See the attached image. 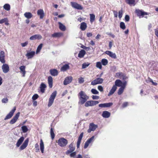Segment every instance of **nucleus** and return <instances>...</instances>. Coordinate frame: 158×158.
<instances>
[{
  "label": "nucleus",
  "mask_w": 158,
  "mask_h": 158,
  "mask_svg": "<svg viewBox=\"0 0 158 158\" xmlns=\"http://www.w3.org/2000/svg\"><path fill=\"white\" fill-rule=\"evenodd\" d=\"M79 99L78 103L79 104L82 105L85 103L89 98L88 96L83 91H81L78 94Z\"/></svg>",
  "instance_id": "obj_1"
},
{
  "label": "nucleus",
  "mask_w": 158,
  "mask_h": 158,
  "mask_svg": "<svg viewBox=\"0 0 158 158\" xmlns=\"http://www.w3.org/2000/svg\"><path fill=\"white\" fill-rule=\"evenodd\" d=\"M57 143L58 145L61 147H65L68 143V141L63 137L60 138L57 140Z\"/></svg>",
  "instance_id": "obj_2"
},
{
  "label": "nucleus",
  "mask_w": 158,
  "mask_h": 158,
  "mask_svg": "<svg viewBox=\"0 0 158 158\" xmlns=\"http://www.w3.org/2000/svg\"><path fill=\"white\" fill-rule=\"evenodd\" d=\"M56 94L57 92L56 91L53 92L51 94L49 100L48 104V107H50L52 104Z\"/></svg>",
  "instance_id": "obj_3"
},
{
  "label": "nucleus",
  "mask_w": 158,
  "mask_h": 158,
  "mask_svg": "<svg viewBox=\"0 0 158 158\" xmlns=\"http://www.w3.org/2000/svg\"><path fill=\"white\" fill-rule=\"evenodd\" d=\"M99 103L98 101H88L85 103V107L93 106Z\"/></svg>",
  "instance_id": "obj_4"
},
{
  "label": "nucleus",
  "mask_w": 158,
  "mask_h": 158,
  "mask_svg": "<svg viewBox=\"0 0 158 158\" xmlns=\"http://www.w3.org/2000/svg\"><path fill=\"white\" fill-rule=\"evenodd\" d=\"M103 81V79L102 78H97L91 82V84L94 85L97 84H101L102 83Z\"/></svg>",
  "instance_id": "obj_5"
},
{
  "label": "nucleus",
  "mask_w": 158,
  "mask_h": 158,
  "mask_svg": "<svg viewBox=\"0 0 158 158\" xmlns=\"http://www.w3.org/2000/svg\"><path fill=\"white\" fill-rule=\"evenodd\" d=\"M98 126L92 123L89 124V128L87 131L88 133H90L91 131H94L97 128Z\"/></svg>",
  "instance_id": "obj_6"
},
{
  "label": "nucleus",
  "mask_w": 158,
  "mask_h": 158,
  "mask_svg": "<svg viewBox=\"0 0 158 158\" xmlns=\"http://www.w3.org/2000/svg\"><path fill=\"white\" fill-rule=\"evenodd\" d=\"M20 114L19 112H18L10 121V123L11 124L15 123L18 120L19 116Z\"/></svg>",
  "instance_id": "obj_7"
},
{
  "label": "nucleus",
  "mask_w": 158,
  "mask_h": 158,
  "mask_svg": "<svg viewBox=\"0 0 158 158\" xmlns=\"http://www.w3.org/2000/svg\"><path fill=\"white\" fill-rule=\"evenodd\" d=\"M94 136H93L87 140V141L85 142L84 147L85 149L89 145V144L94 141Z\"/></svg>",
  "instance_id": "obj_8"
},
{
  "label": "nucleus",
  "mask_w": 158,
  "mask_h": 158,
  "mask_svg": "<svg viewBox=\"0 0 158 158\" xmlns=\"http://www.w3.org/2000/svg\"><path fill=\"white\" fill-rule=\"evenodd\" d=\"M16 107H14L11 110L6 116L4 119L5 120L9 119L12 117L16 110Z\"/></svg>",
  "instance_id": "obj_9"
},
{
  "label": "nucleus",
  "mask_w": 158,
  "mask_h": 158,
  "mask_svg": "<svg viewBox=\"0 0 158 158\" xmlns=\"http://www.w3.org/2000/svg\"><path fill=\"white\" fill-rule=\"evenodd\" d=\"M73 80V77L71 76L66 77L63 82V84L64 85H66L71 82Z\"/></svg>",
  "instance_id": "obj_10"
},
{
  "label": "nucleus",
  "mask_w": 158,
  "mask_h": 158,
  "mask_svg": "<svg viewBox=\"0 0 158 158\" xmlns=\"http://www.w3.org/2000/svg\"><path fill=\"white\" fill-rule=\"evenodd\" d=\"M4 64L2 66V69L4 73H6L9 71V67L8 64Z\"/></svg>",
  "instance_id": "obj_11"
},
{
  "label": "nucleus",
  "mask_w": 158,
  "mask_h": 158,
  "mask_svg": "<svg viewBox=\"0 0 158 158\" xmlns=\"http://www.w3.org/2000/svg\"><path fill=\"white\" fill-rule=\"evenodd\" d=\"M136 13L137 15L139 16H143L145 15H148V14L147 12H145L142 10H135Z\"/></svg>",
  "instance_id": "obj_12"
},
{
  "label": "nucleus",
  "mask_w": 158,
  "mask_h": 158,
  "mask_svg": "<svg viewBox=\"0 0 158 158\" xmlns=\"http://www.w3.org/2000/svg\"><path fill=\"white\" fill-rule=\"evenodd\" d=\"M71 4L72 6L74 8L79 10H82L83 9V7L81 5L76 2H71Z\"/></svg>",
  "instance_id": "obj_13"
},
{
  "label": "nucleus",
  "mask_w": 158,
  "mask_h": 158,
  "mask_svg": "<svg viewBox=\"0 0 158 158\" xmlns=\"http://www.w3.org/2000/svg\"><path fill=\"white\" fill-rule=\"evenodd\" d=\"M5 52L3 51H1L0 52V61L2 63H5Z\"/></svg>",
  "instance_id": "obj_14"
},
{
  "label": "nucleus",
  "mask_w": 158,
  "mask_h": 158,
  "mask_svg": "<svg viewBox=\"0 0 158 158\" xmlns=\"http://www.w3.org/2000/svg\"><path fill=\"white\" fill-rule=\"evenodd\" d=\"M125 82L126 83V81H125L123 82L120 80H116L115 82V85H116V86L122 87L123 86V83Z\"/></svg>",
  "instance_id": "obj_15"
},
{
  "label": "nucleus",
  "mask_w": 158,
  "mask_h": 158,
  "mask_svg": "<svg viewBox=\"0 0 158 158\" xmlns=\"http://www.w3.org/2000/svg\"><path fill=\"white\" fill-rule=\"evenodd\" d=\"M105 53L109 56L111 57L114 58L116 59V56L115 54L114 53H113L110 51H106L105 52Z\"/></svg>",
  "instance_id": "obj_16"
},
{
  "label": "nucleus",
  "mask_w": 158,
  "mask_h": 158,
  "mask_svg": "<svg viewBox=\"0 0 158 158\" xmlns=\"http://www.w3.org/2000/svg\"><path fill=\"white\" fill-rule=\"evenodd\" d=\"M29 141V139H27L24 141L22 145L20 147V150H22L24 149L27 146Z\"/></svg>",
  "instance_id": "obj_17"
},
{
  "label": "nucleus",
  "mask_w": 158,
  "mask_h": 158,
  "mask_svg": "<svg viewBox=\"0 0 158 158\" xmlns=\"http://www.w3.org/2000/svg\"><path fill=\"white\" fill-rule=\"evenodd\" d=\"M115 77L117 78H122L123 79H126L127 77L125 76L124 74L121 72L117 73H116Z\"/></svg>",
  "instance_id": "obj_18"
},
{
  "label": "nucleus",
  "mask_w": 158,
  "mask_h": 158,
  "mask_svg": "<svg viewBox=\"0 0 158 158\" xmlns=\"http://www.w3.org/2000/svg\"><path fill=\"white\" fill-rule=\"evenodd\" d=\"M42 38V36L39 34H36L31 36L30 39L31 40H40Z\"/></svg>",
  "instance_id": "obj_19"
},
{
  "label": "nucleus",
  "mask_w": 158,
  "mask_h": 158,
  "mask_svg": "<svg viewBox=\"0 0 158 158\" xmlns=\"http://www.w3.org/2000/svg\"><path fill=\"white\" fill-rule=\"evenodd\" d=\"M35 52L33 51L28 52L26 54V56L28 59H31L35 55Z\"/></svg>",
  "instance_id": "obj_20"
},
{
  "label": "nucleus",
  "mask_w": 158,
  "mask_h": 158,
  "mask_svg": "<svg viewBox=\"0 0 158 158\" xmlns=\"http://www.w3.org/2000/svg\"><path fill=\"white\" fill-rule=\"evenodd\" d=\"M69 64L68 63L64 65L61 68L60 70L61 71L64 72L69 69Z\"/></svg>",
  "instance_id": "obj_21"
},
{
  "label": "nucleus",
  "mask_w": 158,
  "mask_h": 158,
  "mask_svg": "<svg viewBox=\"0 0 158 158\" xmlns=\"http://www.w3.org/2000/svg\"><path fill=\"white\" fill-rule=\"evenodd\" d=\"M126 86V83H123V86L121 87L118 90V95H121L123 93V92Z\"/></svg>",
  "instance_id": "obj_22"
},
{
  "label": "nucleus",
  "mask_w": 158,
  "mask_h": 158,
  "mask_svg": "<svg viewBox=\"0 0 158 158\" xmlns=\"http://www.w3.org/2000/svg\"><path fill=\"white\" fill-rule=\"evenodd\" d=\"M76 152H73L70 155V156L73 158H83L82 156L80 154H78L77 156H76Z\"/></svg>",
  "instance_id": "obj_23"
},
{
  "label": "nucleus",
  "mask_w": 158,
  "mask_h": 158,
  "mask_svg": "<svg viewBox=\"0 0 158 158\" xmlns=\"http://www.w3.org/2000/svg\"><path fill=\"white\" fill-rule=\"evenodd\" d=\"M50 72L51 74L53 76H56L58 74V71L55 69H52L50 70Z\"/></svg>",
  "instance_id": "obj_24"
},
{
  "label": "nucleus",
  "mask_w": 158,
  "mask_h": 158,
  "mask_svg": "<svg viewBox=\"0 0 158 158\" xmlns=\"http://www.w3.org/2000/svg\"><path fill=\"white\" fill-rule=\"evenodd\" d=\"M37 15L40 16V19H43L44 15L43 10L42 9L38 10L37 11Z\"/></svg>",
  "instance_id": "obj_25"
},
{
  "label": "nucleus",
  "mask_w": 158,
  "mask_h": 158,
  "mask_svg": "<svg viewBox=\"0 0 158 158\" xmlns=\"http://www.w3.org/2000/svg\"><path fill=\"white\" fill-rule=\"evenodd\" d=\"M117 88L116 85H113L109 93L108 96H110L113 94L116 90Z\"/></svg>",
  "instance_id": "obj_26"
},
{
  "label": "nucleus",
  "mask_w": 158,
  "mask_h": 158,
  "mask_svg": "<svg viewBox=\"0 0 158 158\" xmlns=\"http://www.w3.org/2000/svg\"><path fill=\"white\" fill-rule=\"evenodd\" d=\"M24 139V138L23 136L21 137L17 141L16 144V146L18 147H19L20 145L22 143Z\"/></svg>",
  "instance_id": "obj_27"
},
{
  "label": "nucleus",
  "mask_w": 158,
  "mask_h": 158,
  "mask_svg": "<svg viewBox=\"0 0 158 158\" xmlns=\"http://www.w3.org/2000/svg\"><path fill=\"white\" fill-rule=\"evenodd\" d=\"M25 66L24 65L21 66L19 67V69L20 70V72L23 74V77H25L26 73V72L25 70Z\"/></svg>",
  "instance_id": "obj_28"
},
{
  "label": "nucleus",
  "mask_w": 158,
  "mask_h": 158,
  "mask_svg": "<svg viewBox=\"0 0 158 158\" xmlns=\"http://www.w3.org/2000/svg\"><path fill=\"white\" fill-rule=\"evenodd\" d=\"M48 82L49 87L52 88V87L53 79L51 76L48 77Z\"/></svg>",
  "instance_id": "obj_29"
},
{
  "label": "nucleus",
  "mask_w": 158,
  "mask_h": 158,
  "mask_svg": "<svg viewBox=\"0 0 158 158\" xmlns=\"http://www.w3.org/2000/svg\"><path fill=\"white\" fill-rule=\"evenodd\" d=\"M85 54V51L83 49H81L78 53V57L80 58H83Z\"/></svg>",
  "instance_id": "obj_30"
},
{
  "label": "nucleus",
  "mask_w": 158,
  "mask_h": 158,
  "mask_svg": "<svg viewBox=\"0 0 158 158\" xmlns=\"http://www.w3.org/2000/svg\"><path fill=\"white\" fill-rule=\"evenodd\" d=\"M110 114L108 111H104L102 114V116L105 118H108L110 115Z\"/></svg>",
  "instance_id": "obj_31"
},
{
  "label": "nucleus",
  "mask_w": 158,
  "mask_h": 158,
  "mask_svg": "<svg viewBox=\"0 0 158 158\" xmlns=\"http://www.w3.org/2000/svg\"><path fill=\"white\" fill-rule=\"evenodd\" d=\"M40 147L41 152L42 153H43L44 147V143L42 139H41L40 140Z\"/></svg>",
  "instance_id": "obj_32"
},
{
  "label": "nucleus",
  "mask_w": 158,
  "mask_h": 158,
  "mask_svg": "<svg viewBox=\"0 0 158 158\" xmlns=\"http://www.w3.org/2000/svg\"><path fill=\"white\" fill-rule=\"evenodd\" d=\"M46 87V85L44 83H42L40 87L41 92L43 93H44L45 90V88Z\"/></svg>",
  "instance_id": "obj_33"
},
{
  "label": "nucleus",
  "mask_w": 158,
  "mask_h": 158,
  "mask_svg": "<svg viewBox=\"0 0 158 158\" xmlns=\"http://www.w3.org/2000/svg\"><path fill=\"white\" fill-rule=\"evenodd\" d=\"M87 24L85 22L81 23V24L80 28L82 31H84L87 27Z\"/></svg>",
  "instance_id": "obj_34"
},
{
  "label": "nucleus",
  "mask_w": 158,
  "mask_h": 158,
  "mask_svg": "<svg viewBox=\"0 0 158 158\" xmlns=\"http://www.w3.org/2000/svg\"><path fill=\"white\" fill-rule=\"evenodd\" d=\"M58 24L59 25V28L62 31H65L66 30L65 26L60 22L58 23Z\"/></svg>",
  "instance_id": "obj_35"
},
{
  "label": "nucleus",
  "mask_w": 158,
  "mask_h": 158,
  "mask_svg": "<svg viewBox=\"0 0 158 158\" xmlns=\"http://www.w3.org/2000/svg\"><path fill=\"white\" fill-rule=\"evenodd\" d=\"M24 16L28 19H31L32 17V15L30 12L25 13L24 14Z\"/></svg>",
  "instance_id": "obj_36"
},
{
  "label": "nucleus",
  "mask_w": 158,
  "mask_h": 158,
  "mask_svg": "<svg viewBox=\"0 0 158 158\" xmlns=\"http://www.w3.org/2000/svg\"><path fill=\"white\" fill-rule=\"evenodd\" d=\"M63 35V34L61 32L55 33L52 35L53 37H60Z\"/></svg>",
  "instance_id": "obj_37"
},
{
  "label": "nucleus",
  "mask_w": 158,
  "mask_h": 158,
  "mask_svg": "<svg viewBox=\"0 0 158 158\" xmlns=\"http://www.w3.org/2000/svg\"><path fill=\"white\" fill-rule=\"evenodd\" d=\"M3 8L6 10L9 11L10 9V5L9 4H6L3 6Z\"/></svg>",
  "instance_id": "obj_38"
},
{
  "label": "nucleus",
  "mask_w": 158,
  "mask_h": 158,
  "mask_svg": "<svg viewBox=\"0 0 158 158\" xmlns=\"http://www.w3.org/2000/svg\"><path fill=\"white\" fill-rule=\"evenodd\" d=\"M126 2L130 5H135V0H126Z\"/></svg>",
  "instance_id": "obj_39"
},
{
  "label": "nucleus",
  "mask_w": 158,
  "mask_h": 158,
  "mask_svg": "<svg viewBox=\"0 0 158 158\" xmlns=\"http://www.w3.org/2000/svg\"><path fill=\"white\" fill-rule=\"evenodd\" d=\"M21 129L23 133H26L28 131V129L26 126H23L21 127Z\"/></svg>",
  "instance_id": "obj_40"
},
{
  "label": "nucleus",
  "mask_w": 158,
  "mask_h": 158,
  "mask_svg": "<svg viewBox=\"0 0 158 158\" xmlns=\"http://www.w3.org/2000/svg\"><path fill=\"white\" fill-rule=\"evenodd\" d=\"M108 63L107 60L106 59H103L101 60V63L103 65L105 66Z\"/></svg>",
  "instance_id": "obj_41"
},
{
  "label": "nucleus",
  "mask_w": 158,
  "mask_h": 158,
  "mask_svg": "<svg viewBox=\"0 0 158 158\" xmlns=\"http://www.w3.org/2000/svg\"><path fill=\"white\" fill-rule=\"evenodd\" d=\"M42 46L43 44H41L38 47L36 52V54H37L38 53H39L40 52V50H41L42 48Z\"/></svg>",
  "instance_id": "obj_42"
},
{
  "label": "nucleus",
  "mask_w": 158,
  "mask_h": 158,
  "mask_svg": "<svg viewBox=\"0 0 158 158\" xmlns=\"http://www.w3.org/2000/svg\"><path fill=\"white\" fill-rule=\"evenodd\" d=\"M90 21L91 23L93 22L95 20V15L93 14H90Z\"/></svg>",
  "instance_id": "obj_43"
},
{
  "label": "nucleus",
  "mask_w": 158,
  "mask_h": 158,
  "mask_svg": "<svg viewBox=\"0 0 158 158\" xmlns=\"http://www.w3.org/2000/svg\"><path fill=\"white\" fill-rule=\"evenodd\" d=\"M90 64V63H84L82 64V69H84L88 67Z\"/></svg>",
  "instance_id": "obj_44"
},
{
  "label": "nucleus",
  "mask_w": 158,
  "mask_h": 158,
  "mask_svg": "<svg viewBox=\"0 0 158 158\" xmlns=\"http://www.w3.org/2000/svg\"><path fill=\"white\" fill-rule=\"evenodd\" d=\"M50 134L51 136L52 139H54L55 136L53 129L52 128L50 130Z\"/></svg>",
  "instance_id": "obj_45"
},
{
  "label": "nucleus",
  "mask_w": 158,
  "mask_h": 158,
  "mask_svg": "<svg viewBox=\"0 0 158 158\" xmlns=\"http://www.w3.org/2000/svg\"><path fill=\"white\" fill-rule=\"evenodd\" d=\"M96 67L100 69H102V65L101 63L100 62H97L96 64Z\"/></svg>",
  "instance_id": "obj_46"
},
{
  "label": "nucleus",
  "mask_w": 158,
  "mask_h": 158,
  "mask_svg": "<svg viewBox=\"0 0 158 158\" xmlns=\"http://www.w3.org/2000/svg\"><path fill=\"white\" fill-rule=\"evenodd\" d=\"M69 149L70 150H71L73 152L75 150V148L74 147H73V143H71L69 145Z\"/></svg>",
  "instance_id": "obj_47"
},
{
  "label": "nucleus",
  "mask_w": 158,
  "mask_h": 158,
  "mask_svg": "<svg viewBox=\"0 0 158 158\" xmlns=\"http://www.w3.org/2000/svg\"><path fill=\"white\" fill-rule=\"evenodd\" d=\"M120 27L123 29H125L126 28V26L125 23L123 22H121L120 24Z\"/></svg>",
  "instance_id": "obj_48"
},
{
  "label": "nucleus",
  "mask_w": 158,
  "mask_h": 158,
  "mask_svg": "<svg viewBox=\"0 0 158 158\" xmlns=\"http://www.w3.org/2000/svg\"><path fill=\"white\" fill-rule=\"evenodd\" d=\"M91 91V93L93 94H97L99 93V92L95 89H92Z\"/></svg>",
  "instance_id": "obj_49"
},
{
  "label": "nucleus",
  "mask_w": 158,
  "mask_h": 158,
  "mask_svg": "<svg viewBox=\"0 0 158 158\" xmlns=\"http://www.w3.org/2000/svg\"><path fill=\"white\" fill-rule=\"evenodd\" d=\"M35 152H38L40 151V149L39 148V145L38 143H37L35 145Z\"/></svg>",
  "instance_id": "obj_50"
},
{
  "label": "nucleus",
  "mask_w": 158,
  "mask_h": 158,
  "mask_svg": "<svg viewBox=\"0 0 158 158\" xmlns=\"http://www.w3.org/2000/svg\"><path fill=\"white\" fill-rule=\"evenodd\" d=\"M113 105V103L110 102L108 103H105V107H109Z\"/></svg>",
  "instance_id": "obj_51"
},
{
  "label": "nucleus",
  "mask_w": 158,
  "mask_h": 158,
  "mask_svg": "<svg viewBox=\"0 0 158 158\" xmlns=\"http://www.w3.org/2000/svg\"><path fill=\"white\" fill-rule=\"evenodd\" d=\"M84 79L82 77H80L78 78V82L80 84H82L84 82Z\"/></svg>",
  "instance_id": "obj_52"
},
{
  "label": "nucleus",
  "mask_w": 158,
  "mask_h": 158,
  "mask_svg": "<svg viewBox=\"0 0 158 158\" xmlns=\"http://www.w3.org/2000/svg\"><path fill=\"white\" fill-rule=\"evenodd\" d=\"M123 15V10H121L119 11L118 12V17L119 19H121Z\"/></svg>",
  "instance_id": "obj_53"
},
{
  "label": "nucleus",
  "mask_w": 158,
  "mask_h": 158,
  "mask_svg": "<svg viewBox=\"0 0 158 158\" xmlns=\"http://www.w3.org/2000/svg\"><path fill=\"white\" fill-rule=\"evenodd\" d=\"M149 81L150 82H152L153 85H157V84L156 82H154L150 78H149Z\"/></svg>",
  "instance_id": "obj_54"
},
{
  "label": "nucleus",
  "mask_w": 158,
  "mask_h": 158,
  "mask_svg": "<svg viewBox=\"0 0 158 158\" xmlns=\"http://www.w3.org/2000/svg\"><path fill=\"white\" fill-rule=\"evenodd\" d=\"M39 97V96L37 94H34L32 97V99L33 100H35L36 99Z\"/></svg>",
  "instance_id": "obj_55"
},
{
  "label": "nucleus",
  "mask_w": 158,
  "mask_h": 158,
  "mask_svg": "<svg viewBox=\"0 0 158 158\" xmlns=\"http://www.w3.org/2000/svg\"><path fill=\"white\" fill-rule=\"evenodd\" d=\"M2 101L3 103H6L8 102V99L7 98H5L2 99Z\"/></svg>",
  "instance_id": "obj_56"
},
{
  "label": "nucleus",
  "mask_w": 158,
  "mask_h": 158,
  "mask_svg": "<svg viewBox=\"0 0 158 158\" xmlns=\"http://www.w3.org/2000/svg\"><path fill=\"white\" fill-rule=\"evenodd\" d=\"M28 44V42L27 41H26L24 43H22L21 44V45L22 47H24L27 45Z\"/></svg>",
  "instance_id": "obj_57"
},
{
  "label": "nucleus",
  "mask_w": 158,
  "mask_h": 158,
  "mask_svg": "<svg viewBox=\"0 0 158 158\" xmlns=\"http://www.w3.org/2000/svg\"><path fill=\"white\" fill-rule=\"evenodd\" d=\"M6 18H5L3 19H2L0 20V24H2L4 23L5 21H6Z\"/></svg>",
  "instance_id": "obj_58"
},
{
  "label": "nucleus",
  "mask_w": 158,
  "mask_h": 158,
  "mask_svg": "<svg viewBox=\"0 0 158 158\" xmlns=\"http://www.w3.org/2000/svg\"><path fill=\"white\" fill-rule=\"evenodd\" d=\"M81 140L78 139V140L77 142V148H78L80 146Z\"/></svg>",
  "instance_id": "obj_59"
},
{
  "label": "nucleus",
  "mask_w": 158,
  "mask_h": 158,
  "mask_svg": "<svg viewBox=\"0 0 158 158\" xmlns=\"http://www.w3.org/2000/svg\"><path fill=\"white\" fill-rule=\"evenodd\" d=\"M92 98L93 99L97 100L99 98V97L97 95H93Z\"/></svg>",
  "instance_id": "obj_60"
},
{
  "label": "nucleus",
  "mask_w": 158,
  "mask_h": 158,
  "mask_svg": "<svg viewBox=\"0 0 158 158\" xmlns=\"http://www.w3.org/2000/svg\"><path fill=\"white\" fill-rule=\"evenodd\" d=\"M125 19L126 21H128L130 19L129 16V15H126Z\"/></svg>",
  "instance_id": "obj_61"
},
{
  "label": "nucleus",
  "mask_w": 158,
  "mask_h": 158,
  "mask_svg": "<svg viewBox=\"0 0 158 158\" xmlns=\"http://www.w3.org/2000/svg\"><path fill=\"white\" fill-rule=\"evenodd\" d=\"M98 89L101 92H102V91H103V88L102 86H101V85L98 86Z\"/></svg>",
  "instance_id": "obj_62"
},
{
  "label": "nucleus",
  "mask_w": 158,
  "mask_h": 158,
  "mask_svg": "<svg viewBox=\"0 0 158 158\" xmlns=\"http://www.w3.org/2000/svg\"><path fill=\"white\" fill-rule=\"evenodd\" d=\"M114 17L115 18H117L118 16V12L116 11L113 10V11Z\"/></svg>",
  "instance_id": "obj_63"
},
{
  "label": "nucleus",
  "mask_w": 158,
  "mask_h": 158,
  "mask_svg": "<svg viewBox=\"0 0 158 158\" xmlns=\"http://www.w3.org/2000/svg\"><path fill=\"white\" fill-rule=\"evenodd\" d=\"M83 133L82 132L80 134V135H79V136L78 138V139L81 140L82 139L83 137Z\"/></svg>",
  "instance_id": "obj_64"
}]
</instances>
